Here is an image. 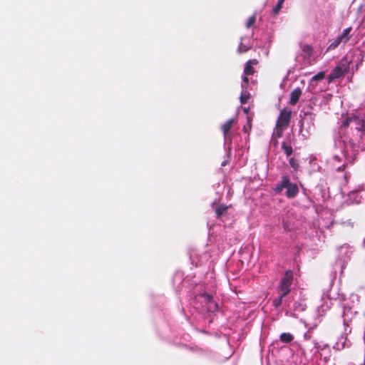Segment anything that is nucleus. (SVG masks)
Listing matches in <instances>:
<instances>
[{
	"label": "nucleus",
	"instance_id": "1",
	"mask_svg": "<svg viewBox=\"0 0 365 365\" xmlns=\"http://www.w3.org/2000/svg\"><path fill=\"white\" fill-rule=\"evenodd\" d=\"M283 189H286V196L289 198L295 197L299 193V187L296 183L291 182L288 175H283L281 182L277 185L275 188L276 192H281Z\"/></svg>",
	"mask_w": 365,
	"mask_h": 365
},
{
	"label": "nucleus",
	"instance_id": "2",
	"mask_svg": "<svg viewBox=\"0 0 365 365\" xmlns=\"http://www.w3.org/2000/svg\"><path fill=\"white\" fill-rule=\"evenodd\" d=\"M293 272L292 270H287L280 279L278 289L283 294V296H287L290 292V287L293 282Z\"/></svg>",
	"mask_w": 365,
	"mask_h": 365
},
{
	"label": "nucleus",
	"instance_id": "3",
	"mask_svg": "<svg viewBox=\"0 0 365 365\" xmlns=\"http://www.w3.org/2000/svg\"><path fill=\"white\" fill-rule=\"evenodd\" d=\"M292 112L290 110L284 109L280 112V114L278 117L276 126L277 128L284 129L288 127L290 119H291Z\"/></svg>",
	"mask_w": 365,
	"mask_h": 365
},
{
	"label": "nucleus",
	"instance_id": "4",
	"mask_svg": "<svg viewBox=\"0 0 365 365\" xmlns=\"http://www.w3.org/2000/svg\"><path fill=\"white\" fill-rule=\"evenodd\" d=\"M235 121V118H231L221 125V130L223 132V135L225 140L231 141V135L230 133V130Z\"/></svg>",
	"mask_w": 365,
	"mask_h": 365
},
{
	"label": "nucleus",
	"instance_id": "5",
	"mask_svg": "<svg viewBox=\"0 0 365 365\" xmlns=\"http://www.w3.org/2000/svg\"><path fill=\"white\" fill-rule=\"evenodd\" d=\"M259 63L257 59H252L249 60L246 62L245 66L244 68V73L246 76H252L255 73V69L253 66L257 65Z\"/></svg>",
	"mask_w": 365,
	"mask_h": 365
},
{
	"label": "nucleus",
	"instance_id": "6",
	"mask_svg": "<svg viewBox=\"0 0 365 365\" xmlns=\"http://www.w3.org/2000/svg\"><path fill=\"white\" fill-rule=\"evenodd\" d=\"M301 96H302L301 88H294L290 93L289 104L292 105V106L296 105L298 103Z\"/></svg>",
	"mask_w": 365,
	"mask_h": 365
},
{
	"label": "nucleus",
	"instance_id": "7",
	"mask_svg": "<svg viewBox=\"0 0 365 365\" xmlns=\"http://www.w3.org/2000/svg\"><path fill=\"white\" fill-rule=\"evenodd\" d=\"M347 71V68L344 65H338L336 66L331 71V73L336 78H341L344 76Z\"/></svg>",
	"mask_w": 365,
	"mask_h": 365
},
{
	"label": "nucleus",
	"instance_id": "8",
	"mask_svg": "<svg viewBox=\"0 0 365 365\" xmlns=\"http://www.w3.org/2000/svg\"><path fill=\"white\" fill-rule=\"evenodd\" d=\"M352 120L353 123L356 125V128L358 130L364 131L365 130V120L362 118H360L357 115L352 114Z\"/></svg>",
	"mask_w": 365,
	"mask_h": 365
},
{
	"label": "nucleus",
	"instance_id": "9",
	"mask_svg": "<svg viewBox=\"0 0 365 365\" xmlns=\"http://www.w3.org/2000/svg\"><path fill=\"white\" fill-rule=\"evenodd\" d=\"M300 48L304 53V56L305 58H310L312 56L314 49L311 45L301 44Z\"/></svg>",
	"mask_w": 365,
	"mask_h": 365
},
{
	"label": "nucleus",
	"instance_id": "10",
	"mask_svg": "<svg viewBox=\"0 0 365 365\" xmlns=\"http://www.w3.org/2000/svg\"><path fill=\"white\" fill-rule=\"evenodd\" d=\"M229 206L225 204L219 205L215 209V214L217 218H220L228 210Z\"/></svg>",
	"mask_w": 365,
	"mask_h": 365
},
{
	"label": "nucleus",
	"instance_id": "11",
	"mask_svg": "<svg viewBox=\"0 0 365 365\" xmlns=\"http://www.w3.org/2000/svg\"><path fill=\"white\" fill-rule=\"evenodd\" d=\"M351 27L346 28L344 30L342 34L339 36V39H341L344 43H346L350 39V32L351 31Z\"/></svg>",
	"mask_w": 365,
	"mask_h": 365
},
{
	"label": "nucleus",
	"instance_id": "12",
	"mask_svg": "<svg viewBox=\"0 0 365 365\" xmlns=\"http://www.w3.org/2000/svg\"><path fill=\"white\" fill-rule=\"evenodd\" d=\"M279 339L283 343H289L294 339V336L290 333L284 332L280 334Z\"/></svg>",
	"mask_w": 365,
	"mask_h": 365
},
{
	"label": "nucleus",
	"instance_id": "13",
	"mask_svg": "<svg viewBox=\"0 0 365 365\" xmlns=\"http://www.w3.org/2000/svg\"><path fill=\"white\" fill-rule=\"evenodd\" d=\"M282 149L285 153L287 157H289L293 153V148L291 145H288L286 142H282Z\"/></svg>",
	"mask_w": 365,
	"mask_h": 365
},
{
	"label": "nucleus",
	"instance_id": "14",
	"mask_svg": "<svg viewBox=\"0 0 365 365\" xmlns=\"http://www.w3.org/2000/svg\"><path fill=\"white\" fill-rule=\"evenodd\" d=\"M218 309V304L214 301V299H212L208 304H207V310L208 312H214Z\"/></svg>",
	"mask_w": 365,
	"mask_h": 365
},
{
	"label": "nucleus",
	"instance_id": "15",
	"mask_svg": "<svg viewBox=\"0 0 365 365\" xmlns=\"http://www.w3.org/2000/svg\"><path fill=\"white\" fill-rule=\"evenodd\" d=\"M286 296H283V294L280 292V295L279 297L277 298H275L273 302H272V304H273V306L277 309L278 307H279L281 306V304H282V300H283V298L285 297Z\"/></svg>",
	"mask_w": 365,
	"mask_h": 365
},
{
	"label": "nucleus",
	"instance_id": "16",
	"mask_svg": "<svg viewBox=\"0 0 365 365\" xmlns=\"http://www.w3.org/2000/svg\"><path fill=\"white\" fill-rule=\"evenodd\" d=\"M285 0H278L276 6L273 8V14L274 15L278 14Z\"/></svg>",
	"mask_w": 365,
	"mask_h": 365
},
{
	"label": "nucleus",
	"instance_id": "17",
	"mask_svg": "<svg viewBox=\"0 0 365 365\" xmlns=\"http://www.w3.org/2000/svg\"><path fill=\"white\" fill-rule=\"evenodd\" d=\"M247 123L243 126L242 130L245 133H249L252 129V119L250 117H247Z\"/></svg>",
	"mask_w": 365,
	"mask_h": 365
},
{
	"label": "nucleus",
	"instance_id": "18",
	"mask_svg": "<svg viewBox=\"0 0 365 365\" xmlns=\"http://www.w3.org/2000/svg\"><path fill=\"white\" fill-rule=\"evenodd\" d=\"M289 165L294 170H297L299 169V162L297 159H295L294 158H289Z\"/></svg>",
	"mask_w": 365,
	"mask_h": 365
},
{
	"label": "nucleus",
	"instance_id": "19",
	"mask_svg": "<svg viewBox=\"0 0 365 365\" xmlns=\"http://www.w3.org/2000/svg\"><path fill=\"white\" fill-rule=\"evenodd\" d=\"M324 78H325V72L320 71L312 78V81H319L323 80Z\"/></svg>",
	"mask_w": 365,
	"mask_h": 365
},
{
	"label": "nucleus",
	"instance_id": "20",
	"mask_svg": "<svg viewBox=\"0 0 365 365\" xmlns=\"http://www.w3.org/2000/svg\"><path fill=\"white\" fill-rule=\"evenodd\" d=\"M255 21H256V15L254 14L248 19V20L246 23V27L247 29L252 27L255 24Z\"/></svg>",
	"mask_w": 365,
	"mask_h": 365
},
{
	"label": "nucleus",
	"instance_id": "21",
	"mask_svg": "<svg viewBox=\"0 0 365 365\" xmlns=\"http://www.w3.org/2000/svg\"><path fill=\"white\" fill-rule=\"evenodd\" d=\"M353 123L352 115L348 116L344 121L342 123V126L345 128H348L350 123Z\"/></svg>",
	"mask_w": 365,
	"mask_h": 365
},
{
	"label": "nucleus",
	"instance_id": "22",
	"mask_svg": "<svg viewBox=\"0 0 365 365\" xmlns=\"http://www.w3.org/2000/svg\"><path fill=\"white\" fill-rule=\"evenodd\" d=\"M341 42H343V41L339 39V37L338 36L334 41L330 44L329 48H336Z\"/></svg>",
	"mask_w": 365,
	"mask_h": 365
},
{
	"label": "nucleus",
	"instance_id": "23",
	"mask_svg": "<svg viewBox=\"0 0 365 365\" xmlns=\"http://www.w3.org/2000/svg\"><path fill=\"white\" fill-rule=\"evenodd\" d=\"M202 297L205 299V301L208 304L212 299H213V296L208 293H203Z\"/></svg>",
	"mask_w": 365,
	"mask_h": 365
},
{
	"label": "nucleus",
	"instance_id": "24",
	"mask_svg": "<svg viewBox=\"0 0 365 365\" xmlns=\"http://www.w3.org/2000/svg\"><path fill=\"white\" fill-rule=\"evenodd\" d=\"M249 50V47L241 43L238 48L239 53H245Z\"/></svg>",
	"mask_w": 365,
	"mask_h": 365
},
{
	"label": "nucleus",
	"instance_id": "25",
	"mask_svg": "<svg viewBox=\"0 0 365 365\" xmlns=\"http://www.w3.org/2000/svg\"><path fill=\"white\" fill-rule=\"evenodd\" d=\"M248 98H249V96H243L242 95L240 98V102L242 104H245L248 101Z\"/></svg>",
	"mask_w": 365,
	"mask_h": 365
},
{
	"label": "nucleus",
	"instance_id": "26",
	"mask_svg": "<svg viewBox=\"0 0 365 365\" xmlns=\"http://www.w3.org/2000/svg\"><path fill=\"white\" fill-rule=\"evenodd\" d=\"M283 227L287 231H290L292 230L291 227H289V225L287 221H283L282 222Z\"/></svg>",
	"mask_w": 365,
	"mask_h": 365
},
{
	"label": "nucleus",
	"instance_id": "27",
	"mask_svg": "<svg viewBox=\"0 0 365 365\" xmlns=\"http://www.w3.org/2000/svg\"><path fill=\"white\" fill-rule=\"evenodd\" d=\"M334 79H336V78L331 73L327 78L328 82L330 83Z\"/></svg>",
	"mask_w": 365,
	"mask_h": 365
},
{
	"label": "nucleus",
	"instance_id": "28",
	"mask_svg": "<svg viewBox=\"0 0 365 365\" xmlns=\"http://www.w3.org/2000/svg\"><path fill=\"white\" fill-rule=\"evenodd\" d=\"M242 81H243L245 83H246V84H247V83H248V82H249V78H248L247 76L245 75V76H243V77H242Z\"/></svg>",
	"mask_w": 365,
	"mask_h": 365
},
{
	"label": "nucleus",
	"instance_id": "29",
	"mask_svg": "<svg viewBox=\"0 0 365 365\" xmlns=\"http://www.w3.org/2000/svg\"><path fill=\"white\" fill-rule=\"evenodd\" d=\"M277 129H278L277 130V136L281 137L284 129H282V128H277Z\"/></svg>",
	"mask_w": 365,
	"mask_h": 365
}]
</instances>
